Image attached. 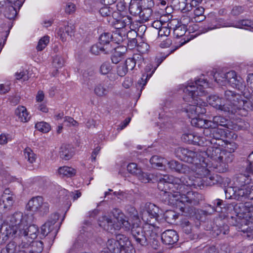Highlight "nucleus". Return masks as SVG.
Wrapping results in <instances>:
<instances>
[{
  "label": "nucleus",
  "mask_w": 253,
  "mask_h": 253,
  "mask_svg": "<svg viewBox=\"0 0 253 253\" xmlns=\"http://www.w3.org/2000/svg\"><path fill=\"white\" fill-rule=\"evenodd\" d=\"M132 20L131 17L128 15L120 16L119 19H115L113 22L116 29L124 30V28L131 24Z\"/></svg>",
  "instance_id": "obj_22"
},
{
  "label": "nucleus",
  "mask_w": 253,
  "mask_h": 253,
  "mask_svg": "<svg viewBox=\"0 0 253 253\" xmlns=\"http://www.w3.org/2000/svg\"><path fill=\"white\" fill-rule=\"evenodd\" d=\"M242 231L244 234V236H247L249 239H253V227H243Z\"/></svg>",
  "instance_id": "obj_64"
},
{
  "label": "nucleus",
  "mask_w": 253,
  "mask_h": 253,
  "mask_svg": "<svg viewBox=\"0 0 253 253\" xmlns=\"http://www.w3.org/2000/svg\"><path fill=\"white\" fill-rule=\"evenodd\" d=\"M224 98L225 103V112L238 114L244 116L248 115L249 111L252 110L253 103L249 97L243 99L241 94L234 91H225Z\"/></svg>",
  "instance_id": "obj_4"
},
{
  "label": "nucleus",
  "mask_w": 253,
  "mask_h": 253,
  "mask_svg": "<svg viewBox=\"0 0 253 253\" xmlns=\"http://www.w3.org/2000/svg\"><path fill=\"white\" fill-rule=\"evenodd\" d=\"M15 199V197H12L11 196L5 195V196H1L0 206H3L5 210L9 211L13 205Z\"/></svg>",
  "instance_id": "obj_30"
},
{
  "label": "nucleus",
  "mask_w": 253,
  "mask_h": 253,
  "mask_svg": "<svg viewBox=\"0 0 253 253\" xmlns=\"http://www.w3.org/2000/svg\"><path fill=\"white\" fill-rule=\"evenodd\" d=\"M179 179L181 181V185L185 186L186 193L189 191V188L202 189L205 185L204 177L184 176Z\"/></svg>",
  "instance_id": "obj_10"
},
{
  "label": "nucleus",
  "mask_w": 253,
  "mask_h": 253,
  "mask_svg": "<svg viewBox=\"0 0 253 253\" xmlns=\"http://www.w3.org/2000/svg\"><path fill=\"white\" fill-rule=\"evenodd\" d=\"M112 36L111 33H104L99 37V44L102 46L108 42H113Z\"/></svg>",
  "instance_id": "obj_48"
},
{
  "label": "nucleus",
  "mask_w": 253,
  "mask_h": 253,
  "mask_svg": "<svg viewBox=\"0 0 253 253\" xmlns=\"http://www.w3.org/2000/svg\"><path fill=\"white\" fill-rule=\"evenodd\" d=\"M202 128H204L203 133L205 135L212 137L216 140L221 139L226 133L225 129L219 128L218 127L204 126Z\"/></svg>",
  "instance_id": "obj_13"
},
{
  "label": "nucleus",
  "mask_w": 253,
  "mask_h": 253,
  "mask_svg": "<svg viewBox=\"0 0 253 253\" xmlns=\"http://www.w3.org/2000/svg\"><path fill=\"white\" fill-rule=\"evenodd\" d=\"M168 165L169 168L171 170L175 171L179 173H187L189 172V168L186 165L176 161H168L166 165Z\"/></svg>",
  "instance_id": "obj_21"
},
{
  "label": "nucleus",
  "mask_w": 253,
  "mask_h": 253,
  "mask_svg": "<svg viewBox=\"0 0 253 253\" xmlns=\"http://www.w3.org/2000/svg\"><path fill=\"white\" fill-rule=\"evenodd\" d=\"M244 6L241 5H236L233 7L231 13L234 16H238L244 13Z\"/></svg>",
  "instance_id": "obj_62"
},
{
  "label": "nucleus",
  "mask_w": 253,
  "mask_h": 253,
  "mask_svg": "<svg viewBox=\"0 0 253 253\" xmlns=\"http://www.w3.org/2000/svg\"><path fill=\"white\" fill-rule=\"evenodd\" d=\"M59 216L54 213L51 215L49 220L41 227V234L43 236L48 235L55 230L54 225L58 220Z\"/></svg>",
  "instance_id": "obj_16"
},
{
  "label": "nucleus",
  "mask_w": 253,
  "mask_h": 253,
  "mask_svg": "<svg viewBox=\"0 0 253 253\" xmlns=\"http://www.w3.org/2000/svg\"><path fill=\"white\" fill-rule=\"evenodd\" d=\"M132 0H120L117 4V9L120 11H123L127 7H129Z\"/></svg>",
  "instance_id": "obj_52"
},
{
  "label": "nucleus",
  "mask_w": 253,
  "mask_h": 253,
  "mask_svg": "<svg viewBox=\"0 0 253 253\" xmlns=\"http://www.w3.org/2000/svg\"><path fill=\"white\" fill-rule=\"evenodd\" d=\"M126 210L128 214L129 220H131L132 225L137 224L140 222L138 213L135 208L128 205L126 207Z\"/></svg>",
  "instance_id": "obj_27"
},
{
  "label": "nucleus",
  "mask_w": 253,
  "mask_h": 253,
  "mask_svg": "<svg viewBox=\"0 0 253 253\" xmlns=\"http://www.w3.org/2000/svg\"><path fill=\"white\" fill-rule=\"evenodd\" d=\"M152 10L151 8L142 9L139 14L140 23L145 22L151 19Z\"/></svg>",
  "instance_id": "obj_38"
},
{
  "label": "nucleus",
  "mask_w": 253,
  "mask_h": 253,
  "mask_svg": "<svg viewBox=\"0 0 253 253\" xmlns=\"http://www.w3.org/2000/svg\"><path fill=\"white\" fill-rule=\"evenodd\" d=\"M27 237L22 236L19 237L18 240V249H19L20 253H29L28 251L30 246L28 242H26Z\"/></svg>",
  "instance_id": "obj_31"
},
{
  "label": "nucleus",
  "mask_w": 253,
  "mask_h": 253,
  "mask_svg": "<svg viewBox=\"0 0 253 253\" xmlns=\"http://www.w3.org/2000/svg\"><path fill=\"white\" fill-rule=\"evenodd\" d=\"M43 243L41 241H32L30 243L29 253H41L43 250Z\"/></svg>",
  "instance_id": "obj_35"
},
{
  "label": "nucleus",
  "mask_w": 253,
  "mask_h": 253,
  "mask_svg": "<svg viewBox=\"0 0 253 253\" xmlns=\"http://www.w3.org/2000/svg\"><path fill=\"white\" fill-rule=\"evenodd\" d=\"M158 188L164 192L163 200L166 204L178 206L181 203L184 206H179L183 212H186L190 207L197 205L201 198V195L195 192L187 191L186 193L185 186L181 185L179 178L172 175H164L160 178Z\"/></svg>",
  "instance_id": "obj_2"
},
{
  "label": "nucleus",
  "mask_w": 253,
  "mask_h": 253,
  "mask_svg": "<svg viewBox=\"0 0 253 253\" xmlns=\"http://www.w3.org/2000/svg\"><path fill=\"white\" fill-rule=\"evenodd\" d=\"M4 14L5 17L9 19L14 18L17 14V11L15 7L12 5L7 6L4 11Z\"/></svg>",
  "instance_id": "obj_45"
},
{
  "label": "nucleus",
  "mask_w": 253,
  "mask_h": 253,
  "mask_svg": "<svg viewBox=\"0 0 253 253\" xmlns=\"http://www.w3.org/2000/svg\"><path fill=\"white\" fill-rule=\"evenodd\" d=\"M212 164L219 172H224L228 169L229 163L232 162L233 155L219 148L212 150L211 155Z\"/></svg>",
  "instance_id": "obj_6"
},
{
  "label": "nucleus",
  "mask_w": 253,
  "mask_h": 253,
  "mask_svg": "<svg viewBox=\"0 0 253 253\" xmlns=\"http://www.w3.org/2000/svg\"><path fill=\"white\" fill-rule=\"evenodd\" d=\"M127 171L134 175H136L141 172V169L138 168L136 163H131L129 164L127 166Z\"/></svg>",
  "instance_id": "obj_51"
},
{
  "label": "nucleus",
  "mask_w": 253,
  "mask_h": 253,
  "mask_svg": "<svg viewBox=\"0 0 253 253\" xmlns=\"http://www.w3.org/2000/svg\"><path fill=\"white\" fill-rule=\"evenodd\" d=\"M144 62L143 56L140 54L135 53L132 57L127 58L124 64L128 70H132L136 66L140 68Z\"/></svg>",
  "instance_id": "obj_14"
},
{
  "label": "nucleus",
  "mask_w": 253,
  "mask_h": 253,
  "mask_svg": "<svg viewBox=\"0 0 253 253\" xmlns=\"http://www.w3.org/2000/svg\"><path fill=\"white\" fill-rule=\"evenodd\" d=\"M181 226L183 232L188 235L192 232V225L189 221L184 219L181 221Z\"/></svg>",
  "instance_id": "obj_53"
},
{
  "label": "nucleus",
  "mask_w": 253,
  "mask_h": 253,
  "mask_svg": "<svg viewBox=\"0 0 253 253\" xmlns=\"http://www.w3.org/2000/svg\"><path fill=\"white\" fill-rule=\"evenodd\" d=\"M53 64L55 68H59L64 65V60L62 57L57 55L53 58Z\"/></svg>",
  "instance_id": "obj_63"
},
{
  "label": "nucleus",
  "mask_w": 253,
  "mask_h": 253,
  "mask_svg": "<svg viewBox=\"0 0 253 253\" xmlns=\"http://www.w3.org/2000/svg\"><path fill=\"white\" fill-rule=\"evenodd\" d=\"M115 222L111 217L106 215L100 217L98 219L99 226L109 232H112L114 229Z\"/></svg>",
  "instance_id": "obj_20"
},
{
  "label": "nucleus",
  "mask_w": 253,
  "mask_h": 253,
  "mask_svg": "<svg viewBox=\"0 0 253 253\" xmlns=\"http://www.w3.org/2000/svg\"><path fill=\"white\" fill-rule=\"evenodd\" d=\"M99 13L104 17L110 16L111 15L113 17H114L116 14H118V13H113L112 9L108 6H104L101 8L99 10Z\"/></svg>",
  "instance_id": "obj_55"
},
{
  "label": "nucleus",
  "mask_w": 253,
  "mask_h": 253,
  "mask_svg": "<svg viewBox=\"0 0 253 253\" xmlns=\"http://www.w3.org/2000/svg\"><path fill=\"white\" fill-rule=\"evenodd\" d=\"M24 155L25 159H26L30 164H33L35 162L37 159L36 155L29 147H27L25 149L24 151Z\"/></svg>",
  "instance_id": "obj_40"
},
{
  "label": "nucleus",
  "mask_w": 253,
  "mask_h": 253,
  "mask_svg": "<svg viewBox=\"0 0 253 253\" xmlns=\"http://www.w3.org/2000/svg\"><path fill=\"white\" fill-rule=\"evenodd\" d=\"M49 42V37L47 36H45L42 37L39 41L37 46V49L38 51L42 50L47 45Z\"/></svg>",
  "instance_id": "obj_49"
},
{
  "label": "nucleus",
  "mask_w": 253,
  "mask_h": 253,
  "mask_svg": "<svg viewBox=\"0 0 253 253\" xmlns=\"http://www.w3.org/2000/svg\"><path fill=\"white\" fill-rule=\"evenodd\" d=\"M175 155L179 160L190 164H198L203 158L198 151L183 147L175 149Z\"/></svg>",
  "instance_id": "obj_8"
},
{
  "label": "nucleus",
  "mask_w": 253,
  "mask_h": 253,
  "mask_svg": "<svg viewBox=\"0 0 253 253\" xmlns=\"http://www.w3.org/2000/svg\"><path fill=\"white\" fill-rule=\"evenodd\" d=\"M231 27V24L226 22L223 18L215 17L213 18L211 24L210 25L204 27L201 32L202 33H206L209 31L218 28L220 27Z\"/></svg>",
  "instance_id": "obj_17"
},
{
  "label": "nucleus",
  "mask_w": 253,
  "mask_h": 253,
  "mask_svg": "<svg viewBox=\"0 0 253 253\" xmlns=\"http://www.w3.org/2000/svg\"><path fill=\"white\" fill-rule=\"evenodd\" d=\"M116 239H109L106 242L107 248L112 253H121V249L118 246Z\"/></svg>",
  "instance_id": "obj_36"
},
{
  "label": "nucleus",
  "mask_w": 253,
  "mask_h": 253,
  "mask_svg": "<svg viewBox=\"0 0 253 253\" xmlns=\"http://www.w3.org/2000/svg\"><path fill=\"white\" fill-rule=\"evenodd\" d=\"M126 32L125 30L116 29L113 34H111L112 41H114V42L119 44L125 39Z\"/></svg>",
  "instance_id": "obj_34"
},
{
  "label": "nucleus",
  "mask_w": 253,
  "mask_h": 253,
  "mask_svg": "<svg viewBox=\"0 0 253 253\" xmlns=\"http://www.w3.org/2000/svg\"><path fill=\"white\" fill-rule=\"evenodd\" d=\"M154 71H153L150 74L143 75L142 77L138 81L137 84L139 87H141L140 91H142L144 86L146 85L147 80L150 78Z\"/></svg>",
  "instance_id": "obj_57"
},
{
  "label": "nucleus",
  "mask_w": 253,
  "mask_h": 253,
  "mask_svg": "<svg viewBox=\"0 0 253 253\" xmlns=\"http://www.w3.org/2000/svg\"><path fill=\"white\" fill-rule=\"evenodd\" d=\"M205 185L212 186L220 182L221 178L217 174H213L208 177H204Z\"/></svg>",
  "instance_id": "obj_39"
},
{
  "label": "nucleus",
  "mask_w": 253,
  "mask_h": 253,
  "mask_svg": "<svg viewBox=\"0 0 253 253\" xmlns=\"http://www.w3.org/2000/svg\"><path fill=\"white\" fill-rule=\"evenodd\" d=\"M36 128L43 133H47L50 130L49 124L44 122L37 123L35 125Z\"/></svg>",
  "instance_id": "obj_47"
},
{
  "label": "nucleus",
  "mask_w": 253,
  "mask_h": 253,
  "mask_svg": "<svg viewBox=\"0 0 253 253\" xmlns=\"http://www.w3.org/2000/svg\"><path fill=\"white\" fill-rule=\"evenodd\" d=\"M207 101L210 105L216 108V109L225 112V103L224 98H222L216 95H211L207 99Z\"/></svg>",
  "instance_id": "obj_19"
},
{
  "label": "nucleus",
  "mask_w": 253,
  "mask_h": 253,
  "mask_svg": "<svg viewBox=\"0 0 253 253\" xmlns=\"http://www.w3.org/2000/svg\"><path fill=\"white\" fill-rule=\"evenodd\" d=\"M58 173L62 177L66 176L70 177L76 174V170L71 167L64 166L58 169Z\"/></svg>",
  "instance_id": "obj_33"
},
{
  "label": "nucleus",
  "mask_w": 253,
  "mask_h": 253,
  "mask_svg": "<svg viewBox=\"0 0 253 253\" xmlns=\"http://www.w3.org/2000/svg\"><path fill=\"white\" fill-rule=\"evenodd\" d=\"M163 25L158 31V35L160 37L166 36L168 37L170 34V29L169 27V24L166 23Z\"/></svg>",
  "instance_id": "obj_60"
},
{
  "label": "nucleus",
  "mask_w": 253,
  "mask_h": 253,
  "mask_svg": "<svg viewBox=\"0 0 253 253\" xmlns=\"http://www.w3.org/2000/svg\"><path fill=\"white\" fill-rule=\"evenodd\" d=\"M141 9V5L136 1L131 2L129 6V13L133 16L139 15Z\"/></svg>",
  "instance_id": "obj_43"
},
{
  "label": "nucleus",
  "mask_w": 253,
  "mask_h": 253,
  "mask_svg": "<svg viewBox=\"0 0 253 253\" xmlns=\"http://www.w3.org/2000/svg\"><path fill=\"white\" fill-rule=\"evenodd\" d=\"M15 114L21 122H28L30 119L27 109L23 106H19L15 110Z\"/></svg>",
  "instance_id": "obj_23"
},
{
  "label": "nucleus",
  "mask_w": 253,
  "mask_h": 253,
  "mask_svg": "<svg viewBox=\"0 0 253 253\" xmlns=\"http://www.w3.org/2000/svg\"><path fill=\"white\" fill-rule=\"evenodd\" d=\"M150 162L153 167H158L161 169L163 167H165L166 163H168L167 160L156 155L152 157Z\"/></svg>",
  "instance_id": "obj_32"
},
{
  "label": "nucleus",
  "mask_w": 253,
  "mask_h": 253,
  "mask_svg": "<svg viewBox=\"0 0 253 253\" xmlns=\"http://www.w3.org/2000/svg\"><path fill=\"white\" fill-rule=\"evenodd\" d=\"M187 0H173L172 3L175 8L181 10L182 12L186 7Z\"/></svg>",
  "instance_id": "obj_56"
},
{
  "label": "nucleus",
  "mask_w": 253,
  "mask_h": 253,
  "mask_svg": "<svg viewBox=\"0 0 253 253\" xmlns=\"http://www.w3.org/2000/svg\"><path fill=\"white\" fill-rule=\"evenodd\" d=\"M151 216L152 220L157 221L159 217L160 209L155 205L152 203H147L144 208Z\"/></svg>",
  "instance_id": "obj_26"
},
{
  "label": "nucleus",
  "mask_w": 253,
  "mask_h": 253,
  "mask_svg": "<svg viewBox=\"0 0 253 253\" xmlns=\"http://www.w3.org/2000/svg\"><path fill=\"white\" fill-rule=\"evenodd\" d=\"M73 155L74 152L70 145L63 144L60 147L59 156L62 159L69 160Z\"/></svg>",
  "instance_id": "obj_24"
},
{
  "label": "nucleus",
  "mask_w": 253,
  "mask_h": 253,
  "mask_svg": "<svg viewBox=\"0 0 253 253\" xmlns=\"http://www.w3.org/2000/svg\"><path fill=\"white\" fill-rule=\"evenodd\" d=\"M165 220L169 223H171L177 218L175 212L171 210L167 211L164 214Z\"/></svg>",
  "instance_id": "obj_50"
},
{
  "label": "nucleus",
  "mask_w": 253,
  "mask_h": 253,
  "mask_svg": "<svg viewBox=\"0 0 253 253\" xmlns=\"http://www.w3.org/2000/svg\"><path fill=\"white\" fill-rule=\"evenodd\" d=\"M122 48V47L119 46L115 48V51L113 53L111 57V60L113 63H118L123 58L124 52L121 50Z\"/></svg>",
  "instance_id": "obj_41"
},
{
  "label": "nucleus",
  "mask_w": 253,
  "mask_h": 253,
  "mask_svg": "<svg viewBox=\"0 0 253 253\" xmlns=\"http://www.w3.org/2000/svg\"><path fill=\"white\" fill-rule=\"evenodd\" d=\"M15 77L16 80H21L23 81H28L29 79L28 72L27 70H23L16 72L15 73Z\"/></svg>",
  "instance_id": "obj_58"
},
{
  "label": "nucleus",
  "mask_w": 253,
  "mask_h": 253,
  "mask_svg": "<svg viewBox=\"0 0 253 253\" xmlns=\"http://www.w3.org/2000/svg\"><path fill=\"white\" fill-rule=\"evenodd\" d=\"M252 183V178L249 175L240 173L234 178L233 185L235 189L245 187L246 186L251 185Z\"/></svg>",
  "instance_id": "obj_15"
},
{
  "label": "nucleus",
  "mask_w": 253,
  "mask_h": 253,
  "mask_svg": "<svg viewBox=\"0 0 253 253\" xmlns=\"http://www.w3.org/2000/svg\"><path fill=\"white\" fill-rule=\"evenodd\" d=\"M231 26L237 28L249 30L253 28V21L248 19H240L233 23H231Z\"/></svg>",
  "instance_id": "obj_25"
},
{
  "label": "nucleus",
  "mask_w": 253,
  "mask_h": 253,
  "mask_svg": "<svg viewBox=\"0 0 253 253\" xmlns=\"http://www.w3.org/2000/svg\"><path fill=\"white\" fill-rule=\"evenodd\" d=\"M116 239L118 243L117 245L121 249V253L122 252V249L126 245H129V242H130L128 237L122 234H117Z\"/></svg>",
  "instance_id": "obj_37"
},
{
  "label": "nucleus",
  "mask_w": 253,
  "mask_h": 253,
  "mask_svg": "<svg viewBox=\"0 0 253 253\" xmlns=\"http://www.w3.org/2000/svg\"><path fill=\"white\" fill-rule=\"evenodd\" d=\"M108 92L107 89L102 84H98L94 87V92L99 97L106 96L108 94Z\"/></svg>",
  "instance_id": "obj_42"
},
{
  "label": "nucleus",
  "mask_w": 253,
  "mask_h": 253,
  "mask_svg": "<svg viewBox=\"0 0 253 253\" xmlns=\"http://www.w3.org/2000/svg\"><path fill=\"white\" fill-rule=\"evenodd\" d=\"M193 141L192 144L198 145H207L209 143H211V141L206 139L205 137L199 136L196 134H194Z\"/></svg>",
  "instance_id": "obj_44"
},
{
  "label": "nucleus",
  "mask_w": 253,
  "mask_h": 253,
  "mask_svg": "<svg viewBox=\"0 0 253 253\" xmlns=\"http://www.w3.org/2000/svg\"><path fill=\"white\" fill-rule=\"evenodd\" d=\"M209 86L208 83L204 79H199L194 82L188 83L183 88L185 96L183 97L186 101L190 102L192 104H189L186 108V111L189 118L191 119V125L197 127L223 126L227 128L228 120L220 116H214L212 121H208L200 118V114L206 113V109L199 104L198 96H202L205 94V89Z\"/></svg>",
  "instance_id": "obj_1"
},
{
  "label": "nucleus",
  "mask_w": 253,
  "mask_h": 253,
  "mask_svg": "<svg viewBox=\"0 0 253 253\" xmlns=\"http://www.w3.org/2000/svg\"><path fill=\"white\" fill-rule=\"evenodd\" d=\"M73 33L74 30L72 26L67 25L59 28L58 35L60 36L61 40L65 42L67 40V36L71 37Z\"/></svg>",
  "instance_id": "obj_29"
},
{
  "label": "nucleus",
  "mask_w": 253,
  "mask_h": 253,
  "mask_svg": "<svg viewBox=\"0 0 253 253\" xmlns=\"http://www.w3.org/2000/svg\"><path fill=\"white\" fill-rule=\"evenodd\" d=\"M234 194L235 198L238 201H244L246 199L253 200V183L246 186L245 187L235 189Z\"/></svg>",
  "instance_id": "obj_11"
},
{
  "label": "nucleus",
  "mask_w": 253,
  "mask_h": 253,
  "mask_svg": "<svg viewBox=\"0 0 253 253\" xmlns=\"http://www.w3.org/2000/svg\"><path fill=\"white\" fill-rule=\"evenodd\" d=\"M131 232L138 247H146L150 245L153 248L157 249L159 246L160 238L154 226L145 225L141 227L138 223L133 224L131 228Z\"/></svg>",
  "instance_id": "obj_3"
},
{
  "label": "nucleus",
  "mask_w": 253,
  "mask_h": 253,
  "mask_svg": "<svg viewBox=\"0 0 253 253\" xmlns=\"http://www.w3.org/2000/svg\"><path fill=\"white\" fill-rule=\"evenodd\" d=\"M115 43L114 41H113V42H108V43L103 45L102 48L103 52L105 54H109L112 52L113 50L115 51V48H117V47L113 46V44Z\"/></svg>",
  "instance_id": "obj_59"
},
{
  "label": "nucleus",
  "mask_w": 253,
  "mask_h": 253,
  "mask_svg": "<svg viewBox=\"0 0 253 253\" xmlns=\"http://www.w3.org/2000/svg\"><path fill=\"white\" fill-rule=\"evenodd\" d=\"M27 209L33 212H38L41 215H43L49 211V205L44 203L41 196L34 197L31 199L27 205Z\"/></svg>",
  "instance_id": "obj_9"
},
{
  "label": "nucleus",
  "mask_w": 253,
  "mask_h": 253,
  "mask_svg": "<svg viewBox=\"0 0 253 253\" xmlns=\"http://www.w3.org/2000/svg\"><path fill=\"white\" fill-rule=\"evenodd\" d=\"M140 214L142 219L143 221L146 222L145 225H151L152 226H154L153 224L155 223L154 221H155L154 220H152V218H151L150 215L145 209L142 210L141 211Z\"/></svg>",
  "instance_id": "obj_46"
},
{
  "label": "nucleus",
  "mask_w": 253,
  "mask_h": 253,
  "mask_svg": "<svg viewBox=\"0 0 253 253\" xmlns=\"http://www.w3.org/2000/svg\"><path fill=\"white\" fill-rule=\"evenodd\" d=\"M187 30V28L185 26L181 25L177 26L173 30L174 35L177 38L182 37V36L185 35Z\"/></svg>",
  "instance_id": "obj_54"
},
{
  "label": "nucleus",
  "mask_w": 253,
  "mask_h": 253,
  "mask_svg": "<svg viewBox=\"0 0 253 253\" xmlns=\"http://www.w3.org/2000/svg\"><path fill=\"white\" fill-rule=\"evenodd\" d=\"M39 233V228L35 224L28 225V224H25L23 227L19 230L17 237H22L25 236L34 239L37 238Z\"/></svg>",
  "instance_id": "obj_12"
},
{
  "label": "nucleus",
  "mask_w": 253,
  "mask_h": 253,
  "mask_svg": "<svg viewBox=\"0 0 253 253\" xmlns=\"http://www.w3.org/2000/svg\"><path fill=\"white\" fill-rule=\"evenodd\" d=\"M213 77L215 82L220 85H226L228 84L239 90L242 89L244 86L242 78L238 76L236 72L233 70L227 72L216 71L213 74Z\"/></svg>",
  "instance_id": "obj_5"
},
{
  "label": "nucleus",
  "mask_w": 253,
  "mask_h": 253,
  "mask_svg": "<svg viewBox=\"0 0 253 253\" xmlns=\"http://www.w3.org/2000/svg\"><path fill=\"white\" fill-rule=\"evenodd\" d=\"M112 213L114 218H115L118 222L122 221L123 218L124 217V213L121 212L120 210L118 209H113Z\"/></svg>",
  "instance_id": "obj_61"
},
{
  "label": "nucleus",
  "mask_w": 253,
  "mask_h": 253,
  "mask_svg": "<svg viewBox=\"0 0 253 253\" xmlns=\"http://www.w3.org/2000/svg\"><path fill=\"white\" fill-rule=\"evenodd\" d=\"M161 239L162 242L166 245H171L177 242L178 236L175 231L167 230L162 233Z\"/></svg>",
  "instance_id": "obj_18"
},
{
  "label": "nucleus",
  "mask_w": 253,
  "mask_h": 253,
  "mask_svg": "<svg viewBox=\"0 0 253 253\" xmlns=\"http://www.w3.org/2000/svg\"><path fill=\"white\" fill-rule=\"evenodd\" d=\"M19 237H13L14 241L10 242L6 246L5 249L1 251V253H20L18 249V240Z\"/></svg>",
  "instance_id": "obj_28"
},
{
  "label": "nucleus",
  "mask_w": 253,
  "mask_h": 253,
  "mask_svg": "<svg viewBox=\"0 0 253 253\" xmlns=\"http://www.w3.org/2000/svg\"><path fill=\"white\" fill-rule=\"evenodd\" d=\"M26 222L23 213L21 212H15L7 220L8 227L6 229V236L8 237H17L19 230L21 229Z\"/></svg>",
  "instance_id": "obj_7"
}]
</instances>
